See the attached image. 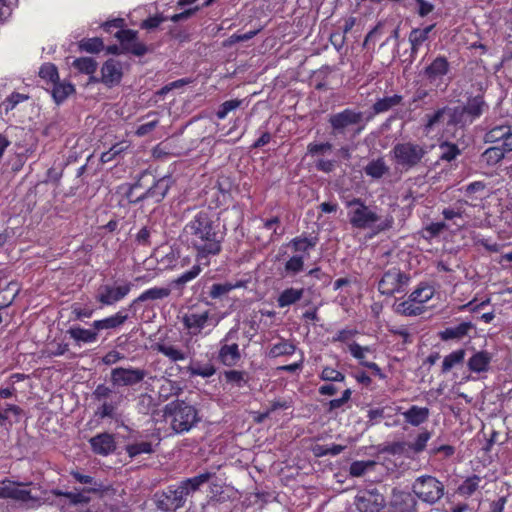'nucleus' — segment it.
<instances>
[{
	"label": "nucleus",
	"mask_w": 512,
	"mask_h": 512,
	"mask_svg": "<svg viewBox=\"0 0 512 512\" xmlns=\"http://www.w3.org/2000/svg\"><path fill=\"white\" fill-rule=\"evenodd\" d=\"M241 286H242V284L240 282H238L236 284H231L228 282L214 283L210 288L209 296L212 299L221 298L222 296L228 294L231 290L241 287Z\"/></svg>",
	"instance_id": "37998d69"
},
{
	"label": "nucleus",
	"mask_w": 512,
	"mask_h": 512,
	"mask_svg": "<svg viewBox=\"0 0 512 512\" xmlns=\"http://www.w3.org/2000/svg\"><path fill=\"white\" fill-rule=\"evenodd\" d=\"M363 113L352 109H345L329 116L328 122L331 126V135H344L350 126H357L354 136L360 134L364 129Z\"/></svg>",
	"instance_id": "0eeeda50"
},
{
	"label": "nucleus",
	"mask_w": 512,
	"mask_h": 512,
	"mask_svg": "<svg viewBox=\"0 0 512 512\" xmlns=\"http://www.w3.org/2000/svg\"><path fill=\"white\" fill-rule=\"evenodd\" d=\"M157 350L172 361L185 359V354L171 345L159 344Z\"/></svg>",
	"instance_id": "bf43d9fd"
},
{
	"label": "nucleus",
	"mask_w": 512,
	"mask_h": 512,
	"mask_svg": "<svg viewBox=\"0 0 512 512\" xmlns=\"http://www.w3.org/2000/svg\"><path fill=\"white\" fill-rule=\"evenodd\" d=\"M354 504L359 512H379L384 506L385 500L383 495L374 489L356 496Z\"/></svg>",
	"instance_id": "ddd939ff"
},
{
	"label": "nucleus",
	"mask_w": 512,
	"mask_h": 512,
	"mask_svg": "<svg viewBox=\"0 0 512 512\" xmlns=\"http://www.w3.org/2000/svg\"><path fill=\"white\" fill-rule=\"evenodd\" d=\"M279 223H280L279 217H273L264 222L263 227L267 230H272V234L269 237L266 244H269L274 241V235L280 236L283 234V231H281V232L278 231Z\"/></svg>",
	"instance_id": "338daca9"
},
{
	"label": "nucleus",
	"mask_w": 512,
	"mask_h": 512,
	"mask_svg": "<svg viewBox=\"0 0 512 512\" xmlns=\"http://www.w3.org/2000/svg\"><path fill=\"white\" fill-rule=\"evenodd\" d=\"M123 151L120 144L113 145L108 151L101 154L100 160L102 163H107L115 159Z\"/></svg>",
	"instance_id": "774afa93"
},
{
	"label": "nucleus",
	"mask_w": 512,
	"mask_h": 512,
	"mask_svg": "<svg viewBox=\"0 0 512 512\" xmlns=\"http://www.w3.org/2000/svg\"><path fill=\"white\" fill-rule=\"evenodd\" d=\"M127 319L128 315L123 314L122 311H119L110 317L94 321L91 326L98 332L101 330L116 329L123 325Z\"/></svg>",
	"instance_id": "cd10ccee"
},
{
	"label": "nucleus",
	"mask_w": 512,
	"mask_h": 512,
	"mask_svg": "<svg viewBox=\"0 0 512 512\" xmlns=\"http://www.w3.org/2000/svg\"><path fill=\"white\" fill-rule=\"evenodd\" d=\"M450 70V64L446 57H436L429 66L424 70L426 78L434 83L437 80H441Z\"/></svg>",
	"instance_id": "6ab92c4d"
},
{
	"label": "nucleus",
	"mask_w": 512,
	"mask_h": 512,
	"mask_svg": "<svg viewBox=\"0 0 512 512\" xmlns=\"http://www.w3.org/2000/svg\"><path fill=\"white\" fill-rule=\"evenodd\" d=\"M492 356L489 352L482 350L474 353L468 360L467 366L471 372H487L490 367Z\"/></svg>",
	"instance_id": "4be33fe9"
},
{
	"label": "nucleus",
	"mask_w": 512,
	"mask_h": 512,
	"mask_svg": "<svg viewBox=\"0 0 512 512\" xmlns=\"http://www.w3.org/2000/svg\"><path fill=\"white\" fill-rule=\"evenodd\" d=\"M331 150H332V144L329 142L310 143L307 146V152H308V154H310L312 156L322 155Z\"/></svg>",
	"instance_id": "69168bd1"
},
{
	"label": "nucleus",
	"mask_w": 512,
	"mask_h": 512,
	"mask_svg": "<svg viewBox=\"0 0 512 512\" xmlns=\"http://www.w3.org/2000/svg\"><path fill=\"white\" fill-rule=\"evenodd\" d=\"M410 276L402 272L399 268L393 267L384 272L378 282V290L386 296H393L405 291Z\"/></svg>",
	"instance_id": "6e6552de"
},
{
	"label": "nucleus",
	"mask_w": 512,
	"mask_h": 512,
	"mask_svg": "<svg viewBox=\"0 0 512 512\" xmlns=\"http://www.w3.org/2000/svg\"><path fill=\"white\" fill-rule=\"evenodd\" d=\"M364 171L366 175L374 179H379L383 177L386 173H388L389 167L386 165L383 158H378L376 160H372L371 162H369L365 166Z\"/></svg>",
	"instance_id": "72a5a7b5"
},
{
	"label": "nucleus",
	"mask_w": 512,
	"mask_h": 512,
	"mask_svg": "<svg viewBox=\"0 0 512 512\" xmlns=\"http://www.w3.org/2000/svg\"><path fill=\"white\" fill-rule=\"evenodd\" d=\"M462 107L470 121L473 122L483 114L484 110L488 108V105L484 101L483 96L477 95L469 97L466 104Z\"/></svg>",
	"instance_id": "b1692460"
},
{
	"label": "nucleus",
	"mask_w": 512,
	"mask_h": 512,
	"mask_svg": "<svg viewBox=\"0 0 512 512\" xmlns=\"http://www.w3.org/2000/svg\"><path fill=\"white\" fill-rule=\"evenodd\" d=\"M70 474L75 479V481L89 485V487L83 488L85 491L96 493L103 490V484L96 481L89 475L81 474L79 471H71Z\"/></svg>",
	"instance_id": "4c0bfd02"
},
{
	"label": "nucleus",
	"mask_w": 512,
	"mask_h": 512,
	"mask_svg": "<svg viewBox=\"0 0 512 512\" xmlns=\"http://www.w3.org/2000/svg\"><path fill=\"white\" fill-rule=\"evenodd\" d=\"M507 154L500 145L491 146L483 151L479 157L480 167L492 168L497 166Z\"/></svg>",
	"instance_id": "412c9836"
},
{
	"label": "nucleus",
	"mask_w": 512,
	"mask_h": 512,
	"mask_svg": "<svg viewBox=\"0 0 512 512\" xmlns=\"http://www.w3.org/2000/svg\"><path fill=\"white\" fill-rule=\"evenodd\" d=\"M156 115H157L156 112H150L145 116V118H147V119H150V118H152V119L149 120L148 122L138 126L137 130L135 131V134L138 137H143V136L149 134L157 127V125L159 124V120L156 117Z\"/></svg>",
	"instance_id": "3c124183"
},
{
	"label": "nucleus",
	"mask_w": 512,
	"mask_h": 512,
	"mask_svg": "<svg viewBox=\"0 0 512 512\" xmlns=\"http://www.w3.org/2000/svg\"><path fill=\"white\" fill-rule=\"evenodd\" d=\"M481 478L478 475L468 477L459 487L458 492L464 496H471L479 487Z\"/></svg>",
	"instance_id": "09e8293b"
},
{
	"label": "nucleus",
	"mask_w": 512,
	"mask_h": 512,
	"mask_svg": "<svg viewBox=\"0 0 512 512\" xmlns=\"http://www.w3.org/2000/svg\"><path fill=\"white\" fill-rule=\"evenodd\" d=\"M124 19L116 18L105 22L102 27L108 33H113L117 29L114 36L119 40L122 50L135 56H144L149 48L142 42L138 41V32L131 29H123Z\"/></svg>",
	"instance_id": "20e7f679"
},
{
	"label": "nucleus",
	"mask_w": 512,
	"mask_h": 512,
	"mask_svg": "<svg viewBox=\"0 0 512 512\" xmlns=\"http://www.w3.org/2000/svg\"><path fill=\"white\" fill-rule=\"evenodd\" d=\"M355 208L349 212V222L357 229H367L379 221L380 217L372 211L360 198L347 202V207Z\"/></svg>",
	"instance_id": "1a4fd4ad"
},
{
	"label": "nucleus",
	"mask_w": 512,
	"mask_h": 512,
	"mask_svg": "<svg viewBox=\"0 0 512 512\" xmlns=\"http://www.w3.org/2000/svg\"><path fill=\"white\" fill-rule=\"evenodd\" d=\"M39 76L47 80L51 85L59 80L58 71L55 65L45 64L40 68Z\"/></svg>",
	"instance_id": "13d9d810"
},
{
	"label": "nucleus",
	"mask_w": 512,
	"mask_h": 512,
	"mask_svg": "<svg viewBox=\"0 0 512 512\" xmlns=\"http://www.w3.org/2000/svg\"><path fill=\"white\" fill-rule=\"evenodd\" d=\"M448 107H443L441 109H438L435 113L432 115L427 114L425 118L427 119V122L425 124V130L427 132H430L433 130L437 125L442 123L444 121L445 116H447Z\"/></svg>",
	"instance_id": "de8ad7c7"
},
{
	"label": "nucleus",
	"mask_w": 512,
	"mask_h": 512,
	"mask_svg": "<svg viewBox=\"0 0 512 512\" xmlns=\"http://www.w3.org/2000/svg\"><path fill=\"white\" fill-rule=\"evenodd\" d=\"M402 415L406 423L412 426H419L428 420L430 410L427 407H419L413 405L409 409L404 411Z\"/></svg>",
	"instance_id": "5701e85b"
},
{
	"label": "nucleus",
	"mask_w": 512,
	"mask_h": 512,
	"mask_svg": "<svg viewBox=\"0 0 512 512\" xmlns=\"http://www.w3.org/2000/svg\"><path fill=\"white\" fill-rule=\"evenodd\" d=\"M375 465L373 461H355L350 466V474L355 477L362 476L368 468Z\"/></svg>",
	"instance_id": "680f3d73"
},
{
	"label": "nucleus",
	"mask_w": 512,
	"mask_h": 512,
	"mask_svg": "<svg viewBox=\"0 0 512 512\" xmlns=\"http://www.w3.org/2000/svg\"><path fill=\"white\" fill-rule=\"evenodd\" d=\"M238 330L231 329L223 339L225 342L219 350V359L225 366H234L241 358L239 346L236 342L228 344V342L237 340Z\"/></svg>",
	"instance_id": "f8f14e48"
},
{
	"label": "nucleus",
	"mask_w": 512,
	"mask_h": 512,
	"mask_svg": "<svg viewBox=\"0 0 512 512\" xmlns=\"http://www.w3.org/2000/svg\"><path fill=\"white\" fill-rule=\"evenodd\" d=\"M67 334L77 343H94L98 339V331L95 328L85 329L80 326H72Z\"/></svg>",
	"instance_id": "a878e982"
},
{
	"label": "nucleus",
	"mask_w": 512,
	"mask_h": 512,
	"mask_svg": "<svg viewBox=\"0 0 512 512\" xmlns=\"http://www.w3.org/2000/svg\"><path fill=\"white\" fill-rule=\"evenodd\" d=\"M74 91V86L70 83H60L57 81L52 85V97L57 104L66 100Z\"/></svg>",
	"instance_id": "c9c22d12"
},
{
	"label": "nucleus",
	"mask_w": 512,
	"mask_h": 512,
	"mask_svg": "<svg viewBox=\"0 0 512 512\" xmlns=\"http://www.w3.org/2000/svg\"><path fill=\"white\" fill-rule=\"evenodd\" d=\"M73 66L82 73L92 75L97 69V62L91 57L77 58Z\"/></svg>",
	"instance_id": "c03bdc74"
},
{
	"label": "nucleus",
	"mask_w": 512,
	"mask_h": 512,
	"mask_svg": "<svg viewBox=\"0 0 512 512\" xmlns=\"http://www.w3.org/2000/svg\"><path fill=\"white\" fill-rule=\"evenodd\" d=\"M433 289L428 286H423L415 289L410 295V301H414L423 306L424 303L433 297Z\"/></svg>",
	"instance_id": "49530a36"
},
{
	"label": "nucleus",
	"mask_w": 512,
	"mask_h": 512,
	"mask_svg": "<svg viewBox=\"0 0 512 512\" xmlns=\"http://www.w3.org/2000/svg\"><path fill=\"white\" fill-rule=\"evenodd\" d=\"M227 382L234 383L238 387H242L247 384V373L245 371L229 370L224 373Z\"/></svg>",
	"instance_id": "5fc2aeb1"
},
{
	"label": "nucleus",
	"mask_w": 512,
	"mask_h": 512,
	"mask_svg": "<svg viewBox=\"0 0 512 512\" xmlns=\"http://www.w3.org/2000/svg\"><path fill=\"white\" fill-rule=\"evenodd\" d=\"M407 446L406 442L398 441L385 445L381 451L391 455H402L405 453Z\"/></svg>",
	"instance_id": "0e129e2a"
},
{
	"label": "nucleus",
	"mask_w": 512,
	"mask_h": 512,
	"mask_svg": "<svg viewBox=\"0 0 512 512\" xmlns=\"http://www.w3.org/2000/svg\"><path fill=\"white\" fill-rule=\"evenodd\" d=\"M391 505L397 512H417V500L405 491L393 490Z\"/></svg>",
	"instance_id": "a211bd4d"
},
{
	"label": "nucleus",
	"mask_w": 512,
	"mask_h": 512,
	"mask_svg": "<svg viewBox=\"0 0 512 512\" xmlns=\"http://www.w3.org/2000/svg\"><path fill=\"white\" fill-rule=\"evenodd\" d=\"M147 376V371L134 367H116L111 370L110 382L114 387L134 386Z\"/></svg>",
	"instance_id": "9d476101"
},
{
	"label": "nucleus",
	"mask_w": 512,
	"mask_h": 512,
	"mask_svg": "<svg viewBox=\"0 0 512 512\" xmlns=\"http://www.w3.org/2000/svg\"><path fill=\"white\" fill-rule=\"evenodd\" d=\"M80 49L89 53H98L104 48V43L101 38L94 37L83 39L80 42Z\"/></svg>",
	"instance_id": "864d4df0"
},
{
	"label": "nucleus",
	"mask_w": 512,
	"mask_h": 512,
	"mask_svg": "<svg viewBox=\"0 0 512 512\" xmlns=\"http://www.w3.org/2000/svg\"><path fill=\"white\" fill-rule=\"evenodd\" d=\"M172 181L170 177H162L156 180L151 187L144 192L146 199H153L155 203H160L167 195Z\"/></svg>",
	"instance_id": "aec40b11"
},
{
	"label": "nucleus",
	"mask_w": 512,
	"mask_h": 512,
	"mask_svg": "<svg viewBox=\"0 0 512 512\" xmlns=\"http://www.w3.org/2000/svg\"><path fill=\"white\" fill-rule=\"evenodd\" d=\"M447 117L448 126H464L467 123H472L462 106H456L453 108L448 107Z\"/></svg>",
	"instance_id": "2f4dec72"
},
{
	"label": "nucleus",
	"mask_w": 512,
	"mask_h": 512,
	"mask_svg": "<svg viewBox=\"0 0 512 512\" xmlns=\"http://www.w3.org/2000/svg\"><path fill=\"white\" fill-rule=\"evenodd\" d=\"M22 484L9 479L0 482V499H13L21 502H28L33 499L31 492L20 488Z\"/></svg>",
	"instance_id": "4468645a"
},
{
	"label": "nucleus",
	"mask_w": 512,
	"mask_h": 512,
	"mask_svg": "<svg viewBox=\"0 0 512 512\" xmlns=\"http://www.w3.org/2000/svg\"><path fill=\"white\" fill-rule=\"evenodd\" d=\"M304 293V289L287 288L277 299L278 306L283 308L299 301Z\"/></svg>",
	"instance_id": "473e14b6"
},
{
	"label": "nucleus",
	"mask_w": 512,
	"mask_h": 512,
	"mask_svg": "<svg viewBox=\"0 0 512 512\" xmlns=\"http://www.w3.org/2000/svg\"><path fill=\"white\" fill-rule=\"evenodd\" d=\"M295 345L287 340L274 344L269 350V357L276 358L284 355H292L295 352Z\"/></svg>",
	"instance_id": "ea45409f"
},
{
	"label": "nucleus",
	"mask_w": 512,
	"mask_h": 512,
	"mask_svg": "<svg viewBox=\"0 0 512 512\" xmlns=\"http://www.w3.org/2000/svg\"><path fill=\"white\" fill-rule=\"evenodd\" d=\"M164 416L169 419L175 433L191 430L199 421L197 409L184 400H174L164 407Z\"/></svg>",
	"instance_id": "7ed1b4c3"
},
{
	"label": "nucleus",
	"mask_w": 512,
	"mask_h": 512,
	"mask_svg": "<svg viewBox=\"0 0 512 512\" xmlns=\"http://www.w3.org/2000/svg\"><path fill=\"white\" fill-rule=\"evenodd\" d=\"M430 438L431 433L427 430H424L418 434L413 443H407L408 448L416 454L421 453L426 448L427 442L430 440Z\"/></svg>",
	"instance_id": "603ef678"
},
{
	"label": "nucleus",
	"mask_w": 512,
	"mask_h": 512,
	"mask_svg": "<svg viewBox=\"0 0 512 512\" xmlns=\"http://www.w3.org/2000/svg\"><path fill=\"white\" fill-rule=\"evenodd\" d=\"M171 294V289L168 287H153L146 291H144L141 295H139L132 303V305L145 302L148 300H161L167 298Z\"/></svg>",
	"instance_id": "7c9ffc66"
},
{
	"label": "nucleus",
	"mask_w": 512,
	"mask_h": 512,
	"mask_svg": "<svg viewBox=\"0 0 512 512\" xmlns=\"http://www.w3.org/2000/svg\"><path fill=\"white\" fill-rule=\"evenodd\" d=\"M88 493V491L82 489L77 492H69V494H65V497L72 505L87 504L90 502V497L87 495Z\"/></svg>",
	"instance_id": "052dcab7"
},
{
	"label": "nucleus",
	"mask_w": 512,
	"mask_h": 512,
	"mask_svg": "<svg viewBox=\"0 0 512 512\" xmlns=\"http://www.w3.org/2000/svg\"><path fill=\"white\" fill-rule=\"evenodd\" d=\"M412 492L422 502L435 505L443 498L445 485L434 476L422 475L413 482Z\"/></svg>",
	"instance_id": "423d86ee"
},
{
	"label": "nucleus",
	"mask_w": 512,
	"mask_h": 512,
	"mask_svg": "<svg viewBox=\"0 0 512 512\" xmlns=\"http://www.w3.org/2000/svg\"><path fill=\"white\" fill-rule=\"evenodd\" d=\"M435 24H431L423 29L414 28L409 34V42L411 44V55H415L420 46L429 39V34L435 28Z\"/></svg>",
	"instance_id": "c85d7f7f"
},
{
	"label": "nucleus",
	"mask_w": 512,
	"mask_h": 512,
	"mask_svg": "<svg viewBox=\"0 0 512 512\" xmlns=\"http://www.w3.org/2000/svg\"><path fill=\"white\" fill-rule=\"evenodd\" d=\"M126 452L130 458H135L140 454H151L154 452L152 444L147 441L128 444L126 446Z\"/></svg>",
	"instance_id": "79ce46f5"
},
{
	"label": "nucleus",
	"mask_w": 512,
	"mask_h": 512,
	"mask_svg": "<svg viewBox=\"0 0 512 512\" xmlns=\"http://www.w3.org/2000/svg\"><path fill=\"white\" fill-rule=\"evenodd\" d=\"M122 78V68L120 62L114 59H108L101 68V82L108 87L120 83Z\"/></svg>",
	"instance_id": "f3484780"
},
{
	"label": "nucleus",
	"mask_w": 512,
	"mask_h": 512,
	"mask_svg": "<svg viewBox=\"0 0 512 512\" xmlns=\"http://www.w3.org/2000/svg\"><path fill=\"white\" fill-rule=\"evenodd\" d=\"M304 269V256L294 255L290 257L284 266L286 276H295Z\"/></svg>",
	"instance_id": "58836bf2"
},
{
	"label": "nucleus",
	"mask_w": 512,
	"mask_h": 512,
	"mask_svg": "<svg viewBox=\"0 0 512 512\" xmlns=\"http://www.w3.org/2000/svg\"><path fill=\"white\" fill-rule=\"evenodd\" d=\"M474 328L471 322H462L458 326L448 327L439 332V337L443 341L461 340L468 335L469 331Z\"/></svg>",
	"instance_id": "393cba45"
},
{
	"label": "nucleus",
	"mask_w": 512,
	"mask_h": 512,
	"mask_svg": "<svg viewBox=\"0 0 512 512\" xmlns=\"http://www.w3.org/2000/svg\"><path fill=\"white\" fill-rule=\"evenodd\" d=\"M92 451L95 454L107 456L116 450V441L112 434L103 432L89 440Z\"/></svg>",
	"instance_id": "dca6fc26"
},
{
	"label": "nucleus",
	"mask_w": 512,
	"mask_h": 512,
	"mask_svg": "<svg viewBox=\"0 0 512 512\" xmlns=\"http://www.w3.org/2000/svg\"><path fill=\"white\" fill-rule=\"evenodd\" d=\"M182 236L196 251L197 262H201L221 252L225 233L215 213L200 210L185 224Z\"/></svg>",
	"instance_id": "f257e3e1"
},
{
	"label": "nucleus",
	"mask_w": 512,
	"mask_h": 512,
	"mask_svg": "<svg viewBox=\"0 0 512 512\" xmlns=\"http://www.w3.org/2000/svg\"><path fill=\"white\" fill-rule=\"evenodd\" d=\"M509 131H510V127L496 126V127L492 128L491 130H489L485 134V141L486 142H497L500 140L504 141V139Z\"/></svg>",
	"instance_id": "6e6d98bb"
},
{
	"label": "nucleus",
	"mask_w": 512,
	"mask_h": 512,
	"mask_svg": "<svg viewBox=\"0 0 512 512\" xmlns=\"http://www.w3.org/2000/svg\"><path fill=\"white\" fill-rule=\"evenodd\" d=\"M465 355L466 351L464 349H458L445 356L442 363V373H447L455 366L462 364Z\"/></svg>",
	"instance_id": "f704fd0d"
},
{
	"label": "nucleus",
	"mask_w": 512,
	"mask_h": 512,
	"mask_svg": "<svg viewBox=\"0 0 512 512\" xmlns=\"http://www.w3.org/2000/svg\"><path fill=\"white\" fill-rule=\"evenodd\" d=\"M199 264H195L191 267L190 270L184 272L181 274L178 278L174 279L171 284L174 286H177L179 288L184 287L188 282L195 279L201 272L200 264L201 262H198Z\"/></svg>",
	"instance_id": "a19ab883"
},
{
	"label": "nucleus",
	"mask_w": 512,
	"mask_h": 512,
	"mask_svg": "<svg viewBox=\"0 0 512 512\" xmlns=\"http://www.w3.org/2000/svg\"><path fill=\"white\" fill-rule=\"evenodd\" d=\"M321 379L325 381L343 382L345 375L333 368L325 367L321 373Z\"/></svg>",
	"instance_id": "e2e57ef3"
},
{
	"label": "nucleus",
	"mask_w": 512,
	"mask_h": 512,
	"mask_svg": "<svg viewBox=\"0 0 512 512\" xmlns=\"http://www.w3.org/2000/svg\"><path fill=\"white\" fill-rule=\"evenodd\" d=\"M402 100L403 97L398 94L378 99L372 106L373 113L368 116L366 120H370L376 114L385 113L391 110L392 108L400 105Z\"/></svg>",
	"instance_id": "bb28decb"
},
{
	"label": "nucleus",
	"mask_w": 512,
	"mask_h": 512,
	"mask_svg": "<svg viewBox=\"0 0 512 512\" xmlns=\"http://www.w3.org/2000/svg\"><path fill=\"white\" fill-rule=\"evenodd\" d=\"M187 371L192 376H202L204 378L211 377L216 372L213 365H211V364L200 365L199 363L189 365L187 367Z\"/></svg>",
	"instance_id": "8fccbe9b"
},
{
	"label": "nucleus",
	"mask_w": 512,
	"mask_h": 512,
	"mask_svg": "<svg viewBox=\"0 0 512 512\" xmlns=\"http://www.w3.org/2000/svg\"><path fill=\"white\" fill-rule=\"evenodd\" d=\"M393 310L395 313L403 316H418L422 314L425 309L424 306L414 301H410V298L408 297V299L403 302H395Z\"/></svg>",
	"instance_id": "c756f323"
},
{
	"label": "nucleus",
	"mask_w": 512,
	"mask_h": 512,
	"mask_svg": "<svg viewBox=\"0 0 512 512\" xmlns=\"http://www.w3.org/2000/svg\"><path fill=\"white\" fill-rule=\"evenodd\" d=\"M242 103H243V100H239V99H232V100L223 102L219 106V108L216 112L217 118L224 119L228 115L229 112L240 107Z\"/></svg>",
	"instance_id": "4d7b16f0"
},
{
	"label": "nucleus",
	"mask_w": 512,
	"mask_h": 512,
	"mask_svg": "<svg viewBox=\"0 0 512 512\" xmlns=\"http://www.w3.org/2000/svg\"><path fill=\"white\" fill-rule=\"evenodd\" d=\"M391 153L396 167L409 171L422 163L427 149L424 145L408 141L395 144Z\"/></svg>",
	"instance_id": "39448f33"
},
{
	"label": "nucleus",
	"mask_w": 512,
	"mask_h": 512,
	"mask_svg": "<svg viewBox=\"0 0 512 512\" xmlns=\"http://www.w3.org/2000/svg\"><path fill=\"white\" fill-rule=\"evenodd\" d=\"M131 283L113 287L111 285H101L95 296L96 301L101 306H110L122 300L131 290Z\"/></svg>",
	"instance_id": "9b49d317"
},
{
	"label": "nucleus",
	"mask_w": 512,
	"mask_h": 512,
	"mask_svg": "<svg viewBox=\"0 0 512 512\" xmlns=\"http://www.w3.org/2000/svg\"><path fill=\"white\" fill-rule=\"evenodd\" d=\"M318 242L317 237H295L289 242V246L293 249L294 252H308L310 249H313Z\"/></svg>",
	"instance_id": "e433bc0d"
},
{
	"label": "nucleus",
	"mask_w": 512,
	"mask_h": 512,
	"mask_svg": "<svg viewBox=\"0 0 512 512\" xmlns=\"http://www.w3.org/2000/svg\"><path fill=\"white\" fill-rule=\"evenodd\" d=\"M440 156L439 159L443 161L450 162L454 160L460 153V149L454 143L443 142L440 145Z\"/></svg>",
	"instance_id": "a18cd8bd"
},
{
	"label": "nucleus",
	"mask_w": 512,
	"mask_h": 512,
	"mask_svg": "<svg viewBox=\"0 0 512 512\" xmlns=\"http://www.w3.org/2000/svg\"><path fill=\"white\" fill-rule=\"evenodd\" d=\"M209 318V311L202 313L188 312L182 316L181 322L190 335L196 336L201 333Z\"/></svg>",
	"instance_id": "2eb2a0df"
},
{
	"label": "nucleus",
	"mask_w": 512,
	"mask_h": 512,
	"mask_svg": "<svg viewBox=\"0 0 512 512\" xmlns=\"http://www.w3.org/2000/svg\"><path fill=\"white\" fill-rule=\"evenodd\" d=\"M215 473L204 472L197 476L187 478L178 485H170L160 493L155 494L157 507L166 512L176 511L184 507L188 496L199 491L201 486L211 481Z\"/></svg>",
	"instance_id": "f03ea898"
}]
</instances>
